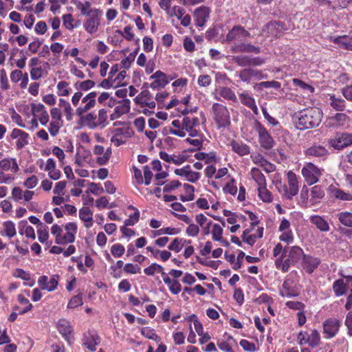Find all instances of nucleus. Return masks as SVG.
<instances>
[{
	"instance_id": "23",
	"label": "nucleus",
	"mask_w": 352,
	"mask_h": 352,
	"mask_svg": "<svg viewBox=\"0 0 352 352\" xmlns=\"http://www.w3.org/2000/svg\"><path fill=\"white\" fill-rule=\"evenodd\" d=\"M239 98L241 102L243 105L250 109L254 114L257 115L258 113V110L256 107L255 100L252 97V94L247 91H243L239 94Z\"/></svg>"
},
{
	"instance_id": "55",
	"label": "nucleus",
	"mask_w": 352,
	"mask_h": 352,
	"mask_svg": "<svg viewBox=\"0 0 352 352\" xmlns=\"http://www.w3.org/2000/svg\"><path fill=\"white\" fill-rule=\"evenodd\" d=\"M141 333L146 338L153 340L157 342H160V338L155 333V330L149 327H143Z\"/></svg>"
},
{
	"instance_id": "18",
	"label": "nucleus",
	"mask_w": 352,
	"mask_h": 352,
	"mask_svg": "<svg viewBox=\"0 0 352 352\" xmlns=\"http://www.w3.org/2000/svg\"><path fill=\"white\" fill-rule=\"evenodd\" d=\"M57 329L65 340H67L69 344H72L73 342L72 337L71 336L72 327L70 322L65 319H60L57 323Z\"/></svg>"
},
{
	"instance_id": "60",
	"label": "nucleus",
	"mask_w": 352,
	"mask_h": 352,
	"mask_svg": "<svg viewBox=\"0 0 352 352\" xmlns=\"http://www.w3.org/2000/svg\"><path fill=\"white\" fill-rule=\"evenodd\" d=\"M232 60L241 67L250 66V56H236Z\"/></svg>"
},
{
	"instance_id": "24",
	"label": "nucleus",
	"mask_w": 352,
	"mask_h": 352,
	"mask_svg": "<svg viewBox=\"0 0 352 352\" xmlns=\"http://www.w3.org/2000/svg\"><path fill=\"white\" fill-rule=\"evenodd\" d=\"M210 12V9L206 6H201L197 8L194 13L197 25L200 27L204 26L206 20L209 17Z\"/></svg>"
},
{
	"instance_id": "51",
	"label": "nucleus",
	"mask_w": 352,
	"mask_h": 352,
	"mask_svg": "<svg viewBox=\"0 0 352 352\" xmlns=\"http://www.w3.org/2000/svg\"><path fill=\"white\" fill-rule=\"evenodd\" d=\"M331 192L336 199L342 201H352V193L346 192L340 188H334Z\"/></svg>"
},
{
	"instance_id": "27",
	"label": "nucleus",
	"mask_w": 352,
	"mask_h": 352,
	"mask_svg": "<svg viewBox=\"0 0 352 352\" xmlns=\"http://www.w3.org/2000/svg\"><path fill=\"white\" fill-rule=\"evenodd\" d=\"M0 169L3 171L11 170L16 173L19 170V167L15 158H3L0 160Z\"/></svg>"
},
{
	"instance_id": "8",
	"label": "nucleus",
	"mask_w": 352,
	"mask_h": 352,
	"mask_svg": "<svg viewBox=\"0 0 352 352\" xmlns=\"http://www.w3.org/2000/svg\"><path fill=\"white\" fill-rule=\"evenodd\" d=\"M287 184L284 186V196L292 199L299 190L298 179L296 175L292 170L287 173Z\"/></svg>"
},
{
	"instance_id": "52",
	"label": "nucleus",
	"mask_w": 352,
	"mask_h": 352,
	"mask_svg": "<svg viewBox=\"0 0 352 352\" xmlns=\"http://www.w3.org/2000/svg\"><path fill=\"white\" fill-rule=\"evenodd\" d=\"M37 233L38 239L41 243H43L47 241L49 238V228L46 225L41 224L37 228Z\"/></svg>"
},
{
	"instance_id": "40",
	"label": "nucleus",
	"mask_w": 352,
	"mask_h": 352,
	"mask_svg": "<svg viewBox=\"0 0 352 352\" xmlns=\"http://www.w3.org/2000/svg\"><path fill=\"white\" fill-rule=\"evenodd\" d=\"M3 230L0 232V234L2 236L12 238L16 234L15 224L12 221H6L2 224Z\"/></svg>"
},
{
	"instance_id": "41",
	"label": "nucleus",
	"mask_w": 352,
	"mask_h": 352,
	"mask_svg": "<svg viewBox=\"0 0 352 352\" xmlns=\"http://www.w3.org/2000/svg\"><path fill=\"white\" fill-rule=\"evenodd\" d=\"M232 51L235 53H241V52H254L256 54H258L260 51V48L258 47H256L251 44H245L241 43L240 45H237L232 48Z\"/></svg>"
},
{
	"instance_id": "21",
	"label": "nucleus",
	"mask_w": 352,
	"mask_h": 352,
	"mask_svg": "<svg viewBox=\"0 0 352 352\" xmlns=\"http://www.w3.org/2000/svg\"><path fill=\"white\" fill-rule=\"evenodd\" d=\"M320 260L310 255H305L302 261V268L309 274H311L318 267Z\"/></svg>"
},
{
	"instance_id": "44",
	"label": "nucleus",
	"mask_w": 352,
	"mask_h": 352,
	"mask_svg": "<svg viewBox=\"0 0 352 352\" xmlns=\"http://www.w3.org/2000/svg\"><path fill=\"white\" fill-rule=\"evenodd\" d=\"M107 111L104 109H101L98 111L97 120V124H93V126H98V128L103 129L109 124L107 120Z\"/></svg>"
},
{
	"instance_id": "57",
	"label": "nucleus",
	"mask_w": 352,
	"mask_h": 352,
	"mask_svg": "<svg viewBox=\"0 0 352 352\" xmlns=\"http://www.w3.org/2000/svg\"><path fill=\"white\" fill-rule=\"evenodd\" d=\"M95 86V82L91 80L78 81L74 84V87L80 91H88Z\"/></svg>"
},
{
	"instance_id": "32",
	"label": "nucleus",
	"mask_w": 352,
	"mask_h": 352,
	"mask_svg": "<svg viewBox=\"0 0 352 352\" xmlns=\"http://www.w3.org/2000/svg\"><path fill=\"white\" fill-rule=\"evenodd\" d=\"M328 100L329 105L337 111H343L346 108V102L340 97H336L334 94H329Z\"/></svg>"
},
{
	"instance_id": "5",
	"label": "nucleus",
	"mask_w": 352,
	"mask_h": 352,
	"mask_svg": "<svg viewBox=\"0 0 352 352\" xmlns=\"http://www.w3.org/2000/svg\"><path fill=\"white\" fill-rule=\"evenodd\" d=\"M297 340L300 345L307 344L311 347L317 346L320 342V335L314 329L309 331H300L297 335Z\"/></svg>"
},
{
	"instance_id": "25",
	"label": "nucleus",
	"mask_w": 352,
	"mask_h": 352,
	"mask_svg": "<svg viewBox=\"0 0 352 352\" xmlns=\"http://www.w3.org/2000/svg\"><path fill=\"white\" fill-rule=\"evenodd\" d=\"M79 218L83 221L86 228H90L94 224L93 212L89 207H82L79 210Z\"/></svg>"
},
{
	"instance_id": "36",
	"label": "nucleus",
	"mask_w": 352,
	"mask_h": 352,
	"mask_svg": "<svg viewBox=\"0 0 352 352\" xmlns=\"http://www.w3.org/2000/svg\"><path fill=\"white\" fill-rule=\"evenodd\" d=\"M17 300L20 302L21 306L25 305L23 309H20L19 306H14V310L18 311L20 315H23L32 310L33 305L30 302L29 300L25 298L23 294H19Z\"/></svg>"
},
{
	"instance_id": "63",
	"label": "nucleus",
	"mask_w": 352,
	"mask_h": 352,
	"mask_svg": "<svg viewBox=\"0 0 352 352\" xmlns=\"http://www.w3.org/2000/svg\"><path fill=\"white\" fill-rule=\"evenodd\" d=\"M125 252L124 247L120 243H116L111 248V253L115 257H121Z\"/></svg>"
},
{
	"instance_id": "49",
	"label": "nucleus",
	"mask_w": 352,
	"mask_h": 352,
	"mask_svg": "<svg viewBox=\"0 0 352 352\" xmlns=\"http://www.w3.org/2000/svg\"><path fill=\"white\" fill-rule=\"evenodd\" d=\"M115 109L121 116L128 113L131 109V101L129 99L122 100L119 102Z\"/></svg>"
},
{
	"instance_id": "38",
	"label": "nucleus",
	"mask_w": 352,
	"mask_h": 352,
	"mask_svg": "<svg viewBox=\"0 0 352 352\" xmlns=\"http://www.w3.org/2000/svg\"><path fill=\"white\" fill-rule=\"evenodd\" d=\"M324 192L320 186H314L311 188L309 203L311 205L319 202L324 197Z\"/></svg>"
},
{
	"instance_id": "50",
	"label": "nucleus",
	"mask_w": 352,
	"mask_h": 352,
	"mask_svg": "<svg viewBox=\"0 0 352 352\" xmlns=\"http://www.w3.org/2000/svg\"><path fill=\"white\" fill-rule=\"evenodd\" d=\"M258 195L259 198L264 202L270 203L273 200V196L270 190L266 188V186L258 187Z\"/></svg>"
},
{
	"instance_id": "42",
	"label": "nucleus",
	"mask_w": 352,
	"mask_h": 352,
	"mask_svg": "<svg viewBox=\"0 0 352 352\" xmlns=\"http://www.w3.org/2000/svg\"><path fill=\"white\" fill-rule=\"evenodd\" d=\"M231 147L233 151L236 153L240 156L246 155L250 153V147L242 142L232 141L231 142Z\"/></svg>"
},
{
	"instance_id": "64",
	"label": "nucleus",
	"mask_w": 352,
	"mask_h": 352,
	"mask_svg": "<svg viewBox=\"0 0 352 352\" xmlns=\"http://www.w3.org/2000/svg\"><path fill=\"white\" fill-rule=\"evenodd\" d=\"M82 296V294H80L74 296L68 302L67 308L74 309L78 306L82 305L83 303Z\"/></svg>"
},
{
	"instance_id": "20",
	"label": "nucleus",
	"mask_w": 352,
	"mask_h": 352,
	"mask_svg": "<svg viewBox=\"0 0 352 352\" xmlns=\"http://www.w3.org/2000/svg\"><path fill=\"white\" fill-rule=\"evenodd\" d=\"M345 280L343 279H338L336 280L333 284V290L336 296H341L346 294V291L349 289L350 291L351 286L348 284L347 278L349 276H343Z\"/></svg>"
},
{
	"instance_id": "2",
	"label": "nucleus",
	"mask_w": 352,
	"mask_h": 352,
	"mask_svg": "<svg viewBox=\"0 0 352 352\" xmlns=\"http://www.w3.org/2000/svg\"><path fill=\"white\" fill-rule=\"evenodd\" d=\"M78 227L76 223L69 222L63 226L54 224L51 232L55 236V243L58 245H65L74 242Z\"/></svg>"
},
{
	"instance_id": "59",
	"label": "nucleus",
	"mask_w": 352,
	"mask_h": 352,
	"mask_svg": "<svg viewBox=\"0 0 352 352\" xmlns=\"http://www.w3.org/2000/svg\"><path fill=\"white\" fill-rule=\"evenodd\" d=\"M144 272L148 276H152L155 272H160L161 275L162 276V272H164V267L162 265L157 263H152L151 265L144 270Z\"/></svg>"
},
{
	"instance_id": "37",
	"label": "nucleus",
	"mask_w": 352,
	"mask_h": 352,
	"mask_svg": "<svg viewBox=\"0 0 352 352\" xmlns=\"http://www.w3.org/2000/svg\"><path fill=\"white\" fill-rule=\"evenodd\" d=\"M191 241L183 238H175L168 245V249L176 253L179 252L185 245L190 244Z\"/></svg>"
},
{
	"instance_id": "48",
	"label": "nucleus",
	"mask_w": 352,
	"mask_h": 352,
	"mask_svg": "<svg viewBox=\"0 0 352 352\" xmlns=\"http://www.w3.org/2000/svg\"><path fill=\"white\" fill-rule=\"evenodd\" d=\"M96 104V98L89 100L87 102L85 103V105L78 107L76 110V113L78 116L82 117V116L93 109Z\"/></svg>"
},
{
	"instance_id": "3",
	"label": "nucleus",
	"mask_w": 352,
	"mask_h": 352,
	"mask_svg": "<svg viewBox=\"0 0 352 352\" xmlns=\"http://www.w3.org/2000/svg\"><path fill=\"white\" fill-rule=\"evenodd\" d=\"M212 118L218 128H226L230 124L228 109L222 104L214 103L212 106Z\"/></svg>"
},
{
	"instance_id": "9",
	"label": "nucleus",
	"mask_w": 352,
	"mask_h": 352,
	"mask_svg": "<svg viewBox=\"0 0 352 352\" xmlns=\"http://www.w3.org/2000/svg\"><path fill=\"white\" fill-rule=\"evenodd\" d=\"M304 154L307 158L316 159L319 161H323L327 158L329 155V152L325 146L314 144L307 148L304 151Z\"/></svg>"
},
{
	"instance_id": "31",
	"label": "nucleus",
	"mask_w": 352,
	"mask_h": 352,
	"mask_svg": "<svg viewBox=\"0 0 352 352\" xmlns=\"http://www.w3.org/2000/svg\"><path fill=\"white\" fill-rule=\"evenodd\" d=\"M310 221L321 232H328L330 230L327 220L319 215H314L310 217Z\"/></svg>"
},
{
	"instance_id": "12",
	"label": "nucleus",
	"mask_w": 352,
	"mask_h": 352,
	"mask_svg": "<svg viewBox=\"0 0 352 352\" xmlns=\"http://www.w3.org/2000/svg\"><path fill=\"white\" fill-rule=\"evenodd\" d=\"M102 11L99 9H95L94 14L87 19L83 23V27L87 32L90 34L96 33L100 24V17Z\"/></svg>"
},
{
	"instance_id": "4",
	"label": "nucleus",
	"mask_w": 352,
	"mask_h": 352,
	"mask_svg": "<svg viewBox=\"0 0 352 352\" xmlns=\"http://www.w3.org/2000/svg\"><path fill=\"white\" fill-rule=\"evenodd\" d=\"M323 173V168L318 167L312 162L305 163L301 170V174L305 182L309 186L316 184Z\"/></svg>"
},
{
	"instance_id": "30",
	"label": "nucleus",
	"mask_w": 352,
	"mask_h": 352,
	"mask_svg": "<svg viewBox=\"0 0 352 352\" xmlns=\"http://www.w3.org/2000/svg\"><path fill=\"white\" fill-rule=\"evenodd\" d=\"M220 97L234 102H237V98L234 92L227 87H221L218 91V95L214 96V98L219 101L221 100Z\"/></svg>"
},
{
	"instance_id": "10",
	"label": "nucleus",
	"mask_w": 352,
	"mask_h": 352,
	"mask_svg": "<svg viewBox=\"0 0 352 352\" xmlns=\"http://www.w3.org/2000/svg\"><path fill=\"white\" fill-rule=\"evenodd\" d=\"M201 123L200 119L194 116H187L183 118V127L186 133L191 137H198L200 131L197 129Z\"/></svg>"
},
{
	"instance_id": "14",
	"label": "nucleus",
	"mask_w": 352,
	"mask_h": 352,
	"mask_svg": "<svg viewBox=\"0 0 352 352\" xmlns=\"http://www.w3.org/2000/svg\"><path fill=\"white\" fill-rule=\"evenodd\" d=\"M10 136L12 140H16V148L18 150L22 149L29 144V134L21 129H13Z\"/></svg>"
},
{
	"instance_id": "47",
	"label": "nucleus",
	"mask_w": 352,
	"mask_h": 352,
	"mask_svg": "<svg viewBox=\"0 0 352 352\" xmlns=\"http://www.w3.org/2000/svg\"><path fill=\"white\" fill-rule=\"evenodd\" d=\"M180 232V230L177 228H163L157 230L152 231L153 237H156L163 234L175 235Z\"/></svg>"
},
{
	"instance_id": "46",
	"label": "nucleus",
	"mask_w": 352,
	"mask_h": 352,
	"mask_svg": "<svg viewBox=\"0 0 352 352\" xmlns=\"http://www.w3.org/2000/svg\"><path fill=\"white\" fill-rule=\"evenodd\" d=\"M333 42L346 50H352V38L348 36L336 37L333 39Z\"/></svg>"
},
{
	"instance_id": "16",
	"label": "nucleus",
	"mask_w": 352,
	"mask_h": 352,
	"mask_svg": "<svg viewBox=\"0 0 352 352\" xmlns=\"http://www.w3.org/2000/svg\"><path fill=\"white\" fill-rule=\"evenodd\" d=\"M31 111L34 118H37L42 125H46L49 122L48 113L43 104L32 103Z\"/></svg>"
},
{
	"instance_id": "11",
	"label": "nucleus",
	"mask_w": 352,
	"mask_h": 352,
	"mask_svg": "<svg viewBox=\"0 0 352 352\" xmlns=\"http://www.w3.org/2000/svg\"><path fill=\"white\" fill-rule=\"evenodd\" d=\"M236 76L243 81L249 83L251 80H261L267 78L262 71L252 68L243 69L236 73Z\"/></svg>"
},
{
	"instance_id": "7",
	"label": "nucleus",
	"mask_w": 352,
	"mask_h": 352,
	"mask_svg": "<svg viewBox=\"0 0 352 352\" xmlns=\"http://www.w3.org/2000/svg\"><path fill=\"white\" fill-rule=\"evenodd\" d=\"M254 129L258 135V142L262 148L270 149L274 145V141L265 126L258 121L254 124Z\"/></svg>"
},
{
	"instance_id": "58",
	"label": "nucleus",
	"mask_w": 352,
	"mask_h": 352,
	"mask_svg": "<svg viewBox=\"0 0 352 352\" xmlns=\"http://www.w3.org/2000/svg\"><path fill=\"white\" fill-rule=\"evenodd\" d=\"M96 118L97 116L95 113H89L84 116L83 121L89 129H95L98 128V126H93V124H97Z\"/></svg>"
},
{
	"instance_id": "26",
	"label": "nucleus",
	"mask_w": 352,
	"mask_h": 352,
	"mask_svg": "<svg viewBox=\"0 0 352 352\" xmlns=\"http://www.w3.org/2000/svg\"><path fill=\"white\" fill-rule=\"evenodd\" d=\"M352 144V134L342 133L332 141V146L338 149L344 148Z\"/></svg>"
},
{
	"instance_id": "39",
	"label": "nucleus",
	"mask_w": 352,
	"mask_h": 352,
	"mask_svg": "<svg viewBox=\"0 0 352 352\" xmlns=\"http://www.w3.org/2000/svg\"><path fill=\"white\" fill-rule=\"evenodd\" d=\"M275 265L278 270H281L283 272H287L289 271L290 265L292 263L291 260H289V258H286V256H283V254H280L277 258L275 260Z\"/></svg>"
},
{
	"instance_id": "62",
	"label": "nucleus",
	"mask_w": 352,
	"mask_h": 352,
	"mask_svg": "<svg viewBox=\"0 0 352 352\" xmlns=\"http://www.w3.org/2000/svg\"><path fill=\"white\" fill-rule=\"evenodd\" d=\"M292 82L295 86L300 87L304 91H307L309 93H314L315 91L314 87H313L311 85L306 84L305 82L300 80V79L294 78L292 79Z\"/></svg>"
},
{
	"instance_id": "53",
	"label": "nucleus",
	"mask_w": 352,
	"mask_h": 352,
	"mask_svg": "<svg viewBox=\"0 0 352 352\" xmlns=\"http://www.w3.org/2000/svg\"><path fill=\"white\" fill-rule=\"evenodd\" d=\"M339 221L346 227L352 228V213L349 212H342L338 214Z\"/></svg>"
},
{
	"instance_id": "17",
	"label": "nucleus",
	"mask_w": 352,
	"mask_h": 352,
	"mask_svg": "<svg viewBox=\"0 0 352 352\" xmlns=\"http://www.w3.org/2000/svg\"><path fill=\"white\" fill-rule=\"evenodd\" d=\"M93 153L97 155L96 162L99 165H105L109 160L112 152L111 148L109 147L104 151V148L101 145H96L93 148Z\"/></svg>"
},
{
	"instance_id": "6",
	"label": "nucleus",
	"mask_w": 352,
	"mask_h": 352,
	"mask_svg": "<svg viewBox=\"0 0 352 352\" xmlns=\"http://www.w3.org/2000/svg\"><path fill=\"white\" fill-rule=\"evenodd\" d=\"M342 321L337 318H329L322 323V334L325 339L334 338L339 332Z\"/></svg>"
},
{
	"instance_id": "35",
	"label": "nucleus",
	"mask_w": 352,
	"mask_h": 352,
	"mask_svg": "<svg viewBox=\"0 0 352 352\" xmlns=\"http://www.w3.org/2000/svg\"><path fill=\"white\" fill-rule=\"evenodd\" d=\"M280 28V24L276 21H272L268 23L265 28L262 30V35L263 36H277L278 31Z\"/></svg>"
},
{
	"instance_id": "19",
	"label": "nucleus",
	"mask_w": 352,
	"mask_h": 352,
	"mask_svg": "<svg viewBox=\"0 0 352 352\" xmlns=\"http://www.w3.org/2000/svg\"><path fill=\"white\" fill-rule=\"evenodd\" d=\"M83 344L90 351H95L96 346L100 343V338L95 331H88L84 335Z\"/></svg>"
},
{
	"instance_id": "1",
	"label": "nucleus",
	"mask_w": 352,
	"mask_h": 352,
	"mask_svg": "<svg viewBox=\"0 0 352 352\" xmlns=\"http://www.w3.org/2000/svg\"><path fill=\"white\" fill-rule=\"evenodd\" d=\"M322 112L319 108L309 107L295 113L293 121L299 130L318 126L322 121Z\"/></svg>"
},
{
	"instance_id": "34",
	"label": "nucleus",
	"mask_w": 352,
	"mask_h": 352,
	"mask_svg": "<svg viewBox=\"0 0 352 352\" xmlns=\"http://www.w3.org/2000/svg\"><path fill=\"white\" fill-rule=\"evenodd\" d=\"M76 7L80 11L82 15L91 16L94 14V11L96 8H91V3L88 1L82 2L78 0H74L73 1Z\"/></svg>"
},
{
	"instance_id": "13",
	"label": "nucleus",
	"mask_w": 352,
	"mask_h": 352,
	"mask_svg": "<svg viewBox=\"0 0 352 352\" xmlns=\"http://www.w3.org/2000/svg\"><path fill=\"white\" fill-rule=\"evenodd\" d=\"M174 78V76L169 77L163 72L157 70L150 77V79L153 80L150 84V87L153 89L164 88Z\"/></svg>"
},
{
	"instance_id": "54",
	"label": "nucleus",
	"mask_w": 352,
	"mask_h": 352,
	"mask_svg": "<svg viewBox=\"0 0 352 352\" xmlns=\"http://www.w3.org/2000/svg\"><path fill=\"white\" fill-rule=\"evenodd\" d=\"M223 232V228L219 224L214 223L210 232L212 240L214 241H221Z\"/></svg>"
},
{
	"instance_id": "45",
	"label": "nucleus",
	"mask_w": 352,
	"mask_h": 352,
	"mask_svg": "<svg viewBox=\"0 0 352 352\" xmlns=\"http://www.w3.org/2000/svg\"><path fill=\"white\" fill-rule=\"evenodd\" d=\"M292 284V283L289 279H287L284 281L283 284V289L280 292L281 296L292 297L298 295V293L294 290Z\"/></svg>"
},
{
	"instance_id": "28",
	"label": "nucleus",
	"mask_w": 352,
	"mask_h": 352,
	"mask_svg": "<svg viewBox=\"0 0 352 352\" xmlns=\"http://www.w3.org/2000/svg\"><path fill=\"white\" fill-rule=\"evenodd\" d=\"M162 278L172 294H178L181 292L182 285L177 280L170 279L166 272H162Z\"/></svg>"
},
{
	"instance_id": "56",
	"label": "nucleus",
	"mask_w": 352,
	"mask_h": 352,
	"mask_svg": "<svg viewBox=\"0 0 352 352\" xmlns=\"http://www.w3.org/2000/svg\"><path fill=\"white\" fill-rule=\"evenodd\" d=\"M71 89L69 87V83L61 80L57 84V94L59 96H67L69 95Z\"/></svg>"
},
{
	"instance_id": "29",
	"label": "nucleus",
	"mask_w": 352,
	"mask_h": 352,
	"mask_svg": "<svg viewBox=\"0 0 352 352\" xmlns=\"http://www.w3.org/2000/svg\"><path fill=\"white\" fill-rule=\"evenodd\" d=\"M172 125L175 129H172L171 127L165 129L168 133L175 135L180 138L186 136V131H184L183 127V120L182 121L179 120H174L172 122Z\"/></svg>"
},
{
	"instance_id": "33",
	"label": "nucleus",
	"mask_w": 352,
	"mask_h": 352,
	"mask_svg": "<svg viewBox=\"0 0 352 352\" xmlns=\"http://www.w3.org/2000/svg\"><path fill=\"white\" fill-rule=\"evenodd\" d=\"M287 252V257L289 258V260L292 261V264L298 262L301 258L302 259L303 256L305 255L302 249L298 246H292L289 248H288Z\"/></svg>"
},
{
	"instance_id": "61",
	"label": "nucleus",
	"mask_w": 352,
	"mask_h": 352,
	"mask_svg": "<svg viewBox=\"0 0 352 352\" xmlns=\"http://www.w3.org/2000/svg\"><path fill=\"white\" fill-rule=\"evenodd\" d=\"M223 190L226 194H230L235 195L237 192V187L235 184V180L232 179L230 182H228L223 187Z\"/></svg>"
},
{
	"instance_id": "43",
	"label": "nucleus",
	"mask_w": 352,
	"mask_h": 352,
	"mask_svg": "<svg viewBox=\"0 0 352 352\" xmlns=\"http://www.w3.org/2000/svg\"><path fill=\"white\" fill-rule=\"evenodd\" d=\"M251 175L252 179L257 184L258 187L266 186L265 177L258 168H252L251 170Z\"/></svg>"
},
{
	"instance_id": "15",
	"label": "nucleus",
	"mask_w": 352,
	"mask_h": 352,
	"mask_svg": "<svg viewBox=\"0 0 352 352\" xmlns=\"http://www.w3.org/2000/svg\"><path fill=\"white\" fill-rule=\"evenodd\" d=\"M250 36V34L241 25H234L227 34L226 37V42L236 41H242L243 38Z\"/></svg>"
},
{
	"instance_id": "22",
	"label": "nucleus",
	"mask_w": 352,
	"mask_h": 352,
	"mask_svg": "<svg viewBox=\"0 0 352 352\" xmlns=\"http://www.w3.org/2000/svg\"><path fill=\"white\" fill-rule=\"evenodd\" d=\"M349 118L342 113H337L334 116L329 118L327 121V125L330 127L338 128L344 126L348 124Z\"/></svg>"
}]
</instances>
